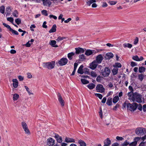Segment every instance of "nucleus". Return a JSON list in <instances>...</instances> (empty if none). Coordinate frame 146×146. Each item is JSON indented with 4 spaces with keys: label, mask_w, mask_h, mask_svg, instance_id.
<instances>
[{
    "label": "nucleus",
    "mask_w": 146,
    "mask_h": 146,
    "mask_svg": "<svg viewBox=\"0 0 146 146\" xmlns=\"http://www.w3.org/2000/svg\"><path fill=\"white\" fill-rule=\"evenodd\" d=\"M85 54L87 56H89L92 54V52L91 50H88L86 51Z\"/></svg>",
    "instance_id": "nucleus-31"
},
{
    "label": "nucleus",
    "mask_w": 146,
    "mask_h": 146,
    "mask_svg": "<svg viewBox=\"0 0 146 146\" xmlns=\"http://www.w3.org/2000/svg\"><path fill=\"white\" fill-rule=\"evenodd\" d=\"M133 59L136 61H139V58L137 56H133Z\"/></svg>",
    "instance_id": "nucleus-55"
},
{
    "label": "nucleus",
    "mask_w": 146,
    "mask_h": 146,
    "mask_svg": "<svg viewBox=\"0 0 146 146\" xmlns=\"http://www.w3.org/2000/svg\"><path fill=\"white\" fill-rule=\"evenodd\" d=\"M136 65L137 64H136V63L133 62H131V65L132 67H134L136 66Z\"/></svg>",
    "instance_id": "nucleus-64"
},
{
    "label": "nucleus",
    "mask_w": 146,
    "mask_h": 146,
    "mask_svg": "<svg viewBox=\"0 0 146 146\" xmlns=\"http://www.w3.org/2000/svg\"><path fill=\"white\" fill-rule=\"evenodd\" d=\"M27 77L28 78H32V75L30 73H28L27 74Z\"/></svg>",
    "instance_id": "nucleus-62"
},
{
    "label": "nucleus",
    "mask_w": 146,
    "mask_h": 146,
    "mask_svg": "<svg viewBox=\"0 0 146 146\" xmlns=\"http://www.w3.org/2000/svg\"><path fill=\"white\" fill-rule=\"evenodd\" d=\"M112 98H109L107 100L106 104L109 105L111 106L112 104Z\"/></svg>",
    "instance_id": "nucleus-29"
},
{
    "label": "nucleus",
    "mask_w": 146,
    "mask_h": 146,
    "mask_svg": "<svg viewBox=\"0 0 146 146\" xmlns=\"http://www.w3.org/2000/svg\"><path fill=\"white\" fill-rule=\"evenodd\" d=\"M145 143L144 142H142L139 144V146H145Z\"/></svg>",
    "instance_id": "nucleus-63"
},
{
    "label": "nucleus",
    "mask_w": 146,
    "mask_h": 146,
    "mask_svg": "<svg viewBox=\"0 0 146 146\" xmlns=\"http://www.w3.org/2000/svg\"><path fill=\"white\" fill-rule=\"evenodd\" d=\"M24 87H25V89H26L29 95H31V94L33 95V93H31L30 92V91H29V89L27 86H25Z\"/></svg>",
    "instance_id": "nucleus-44"
},
{
    "label": "nucleus",
    "mask_w": 146,
    "mask_h": 146,
    "mask_svg": "<svg viewBox=\"0 0 146 146\" xmlns=\"http://www.w3.org/2000/svg\"><path fill=\"white\" fill-rule=\"evenodd\" d=\"M103 78V77L99 75L97 76L96 79V80L97 82H100Z\"/></svg>",
    "instance_id": "nucleus-38"
},
{
    "label": "nucleus",
    "mask_w": 146,
    "mask_h": 146,
    "mask_svg": "<svg viewBox=\"0 0 146 146\" xmlns=\"http://www.w3.org/2000/svg\"><path fill=\"white\" fill-rule=\"evenodd\" d=\"M114 67L116 68L117 67L121 68V65L120 63H116L113 66Z\"/></svg>",
    "instance_id": "nucleus-42"
},
{
    "label": "nucleus",
    "mask_w": 146,
    "mask_h": 146,
    "mask_svg": "<svg viewBox=\"0 0 146 146\" xmlns=\"http://www.w3.org/2000/svg\"><path fill=\"white\" fill-rule=\"evenodd\" d=\"M96 61L94 60L90 64L89 68L92 70L96 69L98 65V64L96 62Z\"/></svg>",
    "instance_id": "nucleus-10"
},
{
    "label": "nucleus",
    "mask_w": 146,
    "mask_h": 146,
    "mask_svg": "<svg viewBox=\"0 0 146 146\" xmlns=\"http://www.w3.org/2000/svg\"><path fill=\"white\" fill-rule=\"evenodd\" d=\"M13 99L14 101L17 100L19 98V96L18 94H13Z\"/></svg>",
    "instance_id": "nucleus-24"
},
{
    "label": "nucleus",
    "mask_w": 146,
    "mask_h": 146,
    "mask_svg": "<svg viewBox=\"0 0 146 146\" xmlns=\"http://www.w3.org/2000/svg\"><path fill=\"white\" fill-rule=\"evenodd\" d=\"M90 75L91 76L93 77H96L97 76V74L94 71H92L91 72Z\"/></svg>",
    "instance_id": "nucleus-39"
},
{
    "label": "nucleus",
    "mask_w": 146,
    "mask_h": 146,
    "mask_svg": "<svg viewBox=\"0 0 146 146\" xmlns=\"http://www.w3.org/2000/svg\"><path fill=\"white\" fill-rule=\"evenodd\" d=\"M138 41L139 39L137 37H136L135 39H134V44L135 45L136 44L138 43Z\"/></svg>",
    "instance_id": "nucleus-53"
},
{
    "label": "nucleus",
    "mask_w": 146,
    "mask_h": 146,
    "mask_svg": "<svg viewBox=\"0 0 146 146\" xmlns=\"http://www.w3.org/2000/svg\"><path fill=\"white\" fill-rule=\"evenodd\" d=\"M119 98L118 96H116L114 97L113 100V102L114 104L116 103L119 100Z\"/></svg>",
    "instance_id": "nucleus-25"
},
{
    "label": "nucleus",
    "mask_w": 146,
    "mask_h": 146,
    "mask_svg": "<svg viewBox=\"0 0 146 146\" xmlns=\"http://www.w3.org/2000/svg\"><path fill=\"white\" fill-rule=\"evenodd\" d=\"M3 24L5 27H6L8 29H9V31L11 30V28L9 25L6 24L5 23H3Z\"/></svg>",
    "instance_id": "nucleus-52"
},
{
    "label": "nucleus",
    "mask_w": 146,
    "mask_h": 146,
    "mask_svg": "<svg viewBox=\"0 0 146 146\" xmlns=\"http://www.w3.org/2000/svg\"><path fill=\"white\" fill-rule=\"evenodd\" d=\"M83 67L84 66L83 65H81L80 66L78 70V73L82 74H83L84 73V72L83 70Z\"/></svg>",
    "instance_id": "nucleus-19"
},
{
    "label": "nucleus",
    "mask_w": 146,
    "mask_h": 146,
    "mask_svg": "<svg viewBox=\"0 0 146 146\" xmlns=\"http://www.w3.org/2000/svg\"><path fill=\"white\" fill-rule=\"evenodd\" d=\"M56 140L58 142L61 143L62 141V138L60 136L56 139Z\"/></svg>",
    "instance_id": "nucleus-48"
},
{
    "label": "nucleus",
    "mask_w": 146,
    "mask_h": 146,
    "mask_svg": "<svg viewBox=\"0 0 146 146\" xmlns=\"http://www.w3.org/2000/svg\"><path fill=\"white\" fill-rule=\"evenodd\" d=\"M56 42L55 40H51L49 42V44L51 45L52 47L56 48L58 47V46L56 45Z\"/></svg>",
    "instance_id": "nucleus-16"
},
{
    "label": "nucleus",
    "mask_w": 146,
    "mask_h": 146,
    "mask_svg": "<svg viewBox=\"0 0 146 146\" xmlns=\"http://www.w3.org/2000/svg\"><path fill=\"white\" fill-rule=\"evenodd\" d=\"M123 46L125 48H131L132 47V45L129 43H125L123 44Z\"/></svg>",
    "instance_id": "nucleus-21"
},
{
    "label": "nucleus",
    "mask_w": 146,
    "mask_h": 146,
    "mask_svg": "<svg viewBox=\"0 0 146 146\" xmlns=\"http://www.w3.org/2000/svg\"><path fill=\"white\" fill-rule=\"evenodd\" d=\"M15 22L18 25L21 23V21L20 19L18 18L15 20Z\"/></svg>",
    "instance_id": "nucleus-47"
},
{
    "label": "nucleus",
    "mask_w": 146,
    "mask_h": 146,
    "mask_svg": "<svg viewBox=\"0 0 146 146\" xmlns=\"http://www.w3.org/2000/svg\"><path fill=\"white\" fill-rule=\"evenodd\" d=\"M32 43H30V41H29L25 44V46L27 47H29L31 46Z\"/></svg>",
    "instance_id": "nucleus-61"
},
{
    "label": "nucleus",
    "mask_w": 146,
    "mask_h": 146,
    "mask_svg": "<svg viewBox=\"0 0 146 146\" xmlns=\"http://www.w3.org/2000/svg\"><path fill=\"white\" fill-rule=\"evenodd\" d=\"M18 12L17 10L15 11L13 13V15L15 17H17L18 16Z\"/></svg>",
    "instance_id": "nucleus-45"
},
{
    "label": "nucleus",
    "mask_w": 146,
    "mask_h": 146,
    "mask_svg": "<svg viewBox=\"0 0 146 146\" xmlns=\"http://www.w3.org/2000/svg\"><path fill=\"white\" fill-rule=\"evenodd\" d=\"M11 9L9 7H7L6 9V11L7 13L6 15H9L11 13Z\"/></svg>",
    "instance_id": "nucleus-30"
},
{
    "label": "nucleus",
    "mask_w": 146,
    "mask_h": 146,
    "mask_svg": "<svg viewBox=\"0 0 146 146\" xmlns=\"http://www.w3.org/2000/svg\"><path fill=\"white\" fill-rule=\"evenodd\" d=\"M118 72V69L117 68L115 67V68L113 69L112 70V72L113 75H116L117 74Z\"/></svg>",
    "instance_id": "nucleus-27"
},
{
    "label": "nucleus",
    "mask_w": 146,
    "mask_h": 146,
    "mask_svg": "<svg viewBox=\"0 0 146 146\" xmlns=\"http://www.w3.org/2000/svg\"><path fill=\"white\" fill-rule=\"evenodd\" d=\"M21 125L23 129L25 131V133L28 134H30V131L28 128L27 124L24 122H22L21 123Z\"/></svg>",
    "instance_id": "nucleus-6"
},
{
    "label": "nucleus",
    "mask_w": 146,
    "mask_h": 146,
    "mask_svg": "<svg viewBox=\"0 0 146 146\" xmlns=\"http://www.w3.org/2000/svg\"><path fill=\"white\" fill-rule=\"evenodd\" d=\"M95 95L96 96L98 97L100 99H101L103 97L102 95L100 94L96 93L95 94Z\"/></svg>",
    "instance_id": "nucleus-51"
},
{
    "label": "nucleus",
    "mask_w": 146,
    "mask_h": 146,
    "mask_svg": "<svg viewBox=\"0 0 146 146\" xmlns=\"http://www.w3.org/2000/svg\"><path fill=\"white\" fill-rule=\"evenodd\" d=\"M141 139V138L139 137H136L134 138V141L131 143H129V146H136L137 142Z\"/></svg>",
    "instance_id": "nucleus-11"
},
{
    "label": "nucleus",
    "mask_w": 146,
    "mask_h": 146,
    "mask_svg": "<svg viewBox=\"0 0 146 146\" xmlns=\"http://www.w3.org/2000/svg\"><path fill=\"white\" fill-rule=\"evenodd\" d=\"M78 143L80 146H86V144L85 142L82 140H79L78 141Z\"/></svg>",
    "instance_id": "nucleus-28"
},
{
    "label": "nucleus",
    "mask_w": 146,
    "mask_h": 146,
    "mask_svg": "<svg viewBox=\"0 0 146 146\" xmlns=\"http://www.w3.org/2000/svg\"><path fill=\"white\" fill-rule=\"evenodd\" d=\"M103 59V57L101 54H100L97 56L96 58V62L98 64H101Z\"/></svg>",
    "instance_id": "nucleus-9"
},
{
    "label": "nucleus",
    "mask_w": 146,
    "mask_h": 146,
    "mask_svg": "<svg viewBox=\"0 0 146 146\" xmlns=\"http://www.w3.org/2000/svg\"><path fill=\"white\" fill-rule=\"evenodd\" d=\"M75 54V53L73 52L69 53L68 54V57L70 60H72V59L73 56Z\"/></svg>",
    "instance_id": "nucleus-22"
},
{
    "label": "nucleus",
    "mask_w": 146,
    "mask_h": 146,
    "mask_svg": "<svg viewBox=\"0 0 146 146\" xmlns=\"http://www.w3.org/2000/svg\"><path fill=\"white\" fill-rule=\"evenodd\" d=\"M5 7L4 6H2L0 7V12L3 14L5 12Z\"/></svg>",
    "instance_id": "nucleus-35"
},
{
    "label": "nucleus",
    "mask_w": 146,
    "mask_h": 146,
    "mask_svg": "<svg viewBox=\"0 0 146 146\" xmlns=\"http://www.w3.org/2000/svg\"><path fill=\"white\" fill-rule=\"evenodd\" d=\"M145 68L143 67H141L139 68V71L140 73H142L145 72Z\"/></svg>",
    "instance_id": "nucleus-32"
},
{
    "label": "nucleus",
    "mask_w": 146,
    "mask_h": 146,
    "mask_svg": "<svg viewBox=\"0 0 146 146\" xmlns=\"http://www.w3.org/2000/svg\"><path fill=\"white\" fill-rule=\"evenodd\" d=\"M110 69L106 67L102 69L101 71V74L104 77L108 76L110 73Z\"/></svg>",
    "instance_id": "nucleus-4"
},
{
    "label": "nucleus",
    "mask_w": 146,
    "mask_h": 146,
    "mask_svg": "<svg viewBox=\"0 0 146 146\" xmlns=\"http://www.w3.org/2000/svg\"><path fill=\"white\" fill-rule=\"evenodd\" d=\"M81 81L82 83L84 84H87L89 83L88 81L87 80L85 79H81Z\"/></svg>",
    "instance_id": "nucleus-34"
},
{
    "label": "nucleus",
    "mask_w": 146,
    "mask_h": 146,
    "mask_svg": "<svg viewBox=\"0 0 146 146\" xmlns=\"http://www.w3.org/2000/svg\"><path fill=\"white\" fill-rule=\"evenodd\" d=\"M104 89L102 85L99 84L96 87V90L97 92L103 93L104 91Z\"/></svg>",
    "instance_id": "nucleus-8"
},
{
    "label": "nucleus",
    "mask_w": 146,
    "mask_h": 146,
    "mask_svg": "<svg viewBox=\"0 0 146 146\" xmlns=\"http://www.w3.org/2000/svg\"><path fill=\"white\" fill-rule=\"evenodd\" d=\"M18 78L20 81H22L24 80V77L20 75L18 76Z\"/></svg>",
    "instance_id": "nucleus-57"
},
{
    "label": "nucleus",
    "mask_w": 146,
    "mask_h": 146,
    "mask_svg": "<svg viewBox=\"0 0 146 146\" xmlns=\"http://www.w3.org/2000/svg\"><path fill=\"white\" fill-rule=\"evenodd\" d=\"M13 85L14 88H17L18 86V82L17 79H13L12 80Z\"/></svg>",
    "instance_id": "nucleus-14"
},
{
    "label": "nucleus",
    "mask_w": 146,
    "mask_h": 146,
    "mask_svg": "<svg viewBox=\"0 0 146 146\" xmlns=\"http://www.w3.org/2000/svg\"><path fill=\"white\" fill-rule=\"evenodd\" d=\"M65 141L67 143H74L75 140L72 138H70L68 137H66Z\"/></svg>",
    "instance_id": "nucleus-18"
},
{
    "label": "nucleus",
    "mask_w": 146,
    "mask_h": 146,
    "mask_svg": "<svg viewBox=\"0 0 146 146\" xmlns=\"http://www.w3.org/2000/svg\"><path fill=\"white\" fill-rule=\"evenodd\" d=\"M79 58L81 60H83L84 59H86V57L84 55L82 54L79 56Z\"/></svg>",
    "instance_id": "nucleus-40"
},
{
    "label": "nucleus",
    "mask_w": 146,
    "mask_h": 146,
    "mask_svg": "<svg viewBox=\"0 0 146 146\" xmlns=\"http://www.w3.org/2000/svg\"><path fill=\"white\" fill-rule=\"evenodd\" d=\"M104 145L110 146L111 144V141L109 138H107L104 141Z\"/></svg>",
    "instance_id": "nucleus-17"
},
{
    "label": "nucleus",
    "mask_w": 146,
    "mask_h": 146,
    "mask_svg": "<svg viewBox=\"0 0 146 146\" xmlns=\"http://www.w3.org/2000/svg\"><path fill=\"white\" fill-rule=\"evenodd\" d=\"M138 79L141 81H142L143 79V78L144 77V75L143 74H141L139 75L138 76Z\"/></svg>",
    "instance_id": "nucleus-36"
},
{
    "label": "nucleus",
    "mask_w": 146,
    "mask_h": 146,
    "mask_svg": "<svg viewBox=\"0 0 146 146\" xmlns=\"http://www.w3.org/2000/svg\"><path fill=\"white\" fill-rule=\"evenodd\" d=\"M106 56L107 57V58H106V59H110L113 57V54L111 52L108 53L106 54Z\"/></svg>",
    "instance_id": "nucleus-26"
},
{
    "label": "nucleus",
    "mask_w": 146,
    "mask_h": 146,
    "mask_svg": "<svg viewBox=\"0 0 146 146\" xmlns=\"http://www.w3.org/2000/svg\"><path fill=\"white\" fill-rule=\"evenodd\" d=\"M95 86V85L93 83H91L88 85V87L90 90L93 89Z\"/></svg>",
    "instance_id": "nucleus-23"
},
{
    "label": "nucleus",
    "mask_w": 146,
    "mask_h": 146,
    "mask_svg": "<svg viewBox=\"0 0 146 146\" xmlns=\"http://www.w3.org/2000/svg\"><path fill=\"white\" fill-rule=\"evenodd\" d=\"M99 114L100 116V118L101 119H102L103 118V115L102 113V110L101 108H100V111L99 112Z\"/></svg>",
    "instance_id": "nucleus-56"
},
{
    "label": "nucleus",
    "mask_w": 146,
    "mask_h": 146,
    "mask_svg": "<svg viewBox=\"0 0 146 146\" xmlns=\"http://www.w3.org/2000/svg\"><path fill=\"white\" fill-rule=\"evenodd\" d=\"M84 73L86 74H89L90 72H89V69L87 68H85L84 69Z\"/></svg>",
    "instance_id": "nucleus-49"
},
{
    "label": "nucleus",
    "mask_w": 146,
    "mask_h": 146,
    "mask_svg": "<svg viewBox=\"0 0 146 146\" xmlns=\"http://www.w3.org/2000/svg\"><path fill=\"white\" fill-rule=\"evenodd\" d=\"M146 129L142 127L137 128L135 130V133L138 135H141L146 133Z\"/></svg>",
    "instance_id": "nucleus-5"
},
{
    "label": "nucleus",
    "mask_w": 146,
    "mask_h": 146,
    "mask_svg": "<svg viewBox=\"0 0 146 146\" xmlns=\"http://www.w3.org/2000/svg\"><path fill=\"white\" fill-rule=\"evenodd\" d=\"M138 107V104L136 103H133L132 104L128 103L127 104V110L131 111H134Z\"/></svg>",
    "instance_id": "nucleus-3"
},
{
    "label": "nucleus",
    "mask_w": 146,
    "mask_h": 146,
    "mask_svg": "<svg viewBox=\"0 0 146 146\" xmlns=\"http://www.w3.org/2000/svg\"><path fill=\"white\" fill-rule=\"evenodd\" d=\"M55 140L51 137H49L47 139V144L49 146H52L54 145Z\"/></svg>",
    "instance_id": "nucleus-13"
},
{
    "label": "nucleus",
    "mask_w": 146,
    "mask_h": 146,
    "mask_svg": "<svg viewBox=\"0 0 146 146\" xmlns=\"http://www.w3.org/2000/svg\"><path fill=\"white\" fill-rule=\"evenodd\" d=\"M55 65V61L43 63V67L50 70L53 68L54 67Z\"/></svg>",
    "instance_id": "nucleus-2"
},
{
    "label": "nucleus",
    "mask_w": 146,
    "mask_h": 146,
    "mask_svg": "<svg viewBox=\"0 0 146 146\" xmlns=\"http://www.w3.org/2000/svg\"><path fill=\"white\" fill-rule=\"evenodd\" d=\"M42 14L44 15L47 16L48 14L47 13V11L46 10H43L41 11Z\"/></svg>",
    "instance_id": "nucleus-46"
},
{
    "label": "nucleus",
    "mask_w": 146,
    "mask_h": 146,
    "mask_svg": "<svg viewBox=\"0 0 146 146\" xmlns=\"http://www.w3.org/2000/svg\"><path fill=\"white\" fill-rule=\"evenodd\" d=\"M75 49L76 50V54H78L80 53H83L84 52V50L82 48H76Z\"/></svg>",
    "instance_id": "nucleus-15"
},
{
    "label": "nucleus",
    "mask_w": 146,
    "mask_h": 146,
    "mask_svg": "<svg viewBox=\"0 0 146 146\" xmlns=\"http://www.w3.org/2000/svg\"><path fill=\"white\" fill-rule=\"evenodd\" d=\"M116 1H109L108 3L111 5H114L117 3Z\"/></svg>",
    "instance_id": "nucleus-54"
},
{
    "label": "nucleus",
    "mask_w": 146,
    "mask_h": 146,
    "mask_svg": "<svg viewBox=\"0 0 146 146\" xmlns=\"http://www.w3.org/2000/svg\"><path fill=\"white\" fill-rule=\"evenodd\" d=\"M65 38V37H61L60 36H59L57 39H56L57 42H59L64 39Z\"/></svg>",
    "instance_id": "nucleus-41"
},
{
    "label": "nucleus",
    "mask_w": 146,
    "mask_h": 146,
    "mask_svg": "<svg viewBox=\"0 0 146 146\" xmlns=\"http://www.w3.org/2000/svg\"><path fill=\"white\" fill-rule=\"evenodd\" d=\"M128 99L132 100L133 102H136L138 103H141L142 102L141 95L135 92L132 94L131 92H129L127 94Z\"/></svg>",
    "instance_id": "nucleus-1"
},
{
    "label": "nucleus",
    "mask_w": 146,
    "mask_h": 146,
    "mask_svg": "<svg viewBox=\"0 0 146 146\" xmlns=\"http://www.w3.org/2000/svg\"><path fill=\"white\" fill-rule=\"evenodd\" d=\"M58 99L59 102L61 104V106H64V105L65 102L64 100L63 99L60 93H58Z\"/></svg>",
    "instance_id": "nucleus-12"
},
{
    "label": "nucleus",
    "mask_w": 146,
    "mask_h": 146,
    "mask_svg": "<svg viewBox=\"0 0 146 146\" xmlns=\"http://www.w3.org/2000/svg\"><path fill=\"white\" fill-rule=\"evenodd\" d=\"M96 2V0H90L86 2L87 5L88 6H90V5L93 3Z\"/></svg>",
    "instance_id": "nucleus-33"
},
{
    "label": "nucleus",
    "mask_w": 146,
    "mask_h": 146,
    "mask_svg": "<svg viewBox=\"0 0 146 146\" xmlns=\"http://www.w3.org/2000/svg\"><path fill=\"white\" fill-rule=\"evenodd\" d=\"M68 60L66 58H62L58 61V63L60 66H63L66 64L68 62Z\"/></svg>",
    "instance_id": "nucleus-7"
},
{
    "label": "nucleus",
    "mask_w": 146,
    "mask_h": 146,
    "mask_svg": "<svg viewBox=\"0 0 146 146\" xmlns=\"http://www.w3.org/2000/svg\"><path fill=\"white\" fill-rule=\"evenodd\" d=\"M56 25H54L52 27L51 29L49 31L50 33H54L56 31Z\"/></svg>",
    "instance_id": "nucleus-20"
},
{
    "label": "nucleus",
    "mask_w": 146,
    "mask_h": 146,
    "mask_svg": "<svg viewBox=\"0 0 146 146\" xmlns=\"http://www.w3.org/2000/svg\"><path fill=\"white\" fill-rule=\"evenodd\" d=\"M49 17L50 18H53L55 20L56 19H57V17L56 16L53 15H49Z\"/></svg>",
    "instance_id": "nucleus-60"
},
{
    "label": "nucleus",
    "mask_w": 146,
    "mask_h": 146,
    "mask_svg": "<svg viewBox=\"0 0 146 146\" xmlns=\"http://www.w3.org/2000/svg\"><path fill=\"white\" fill-rule=\"evenodd\" d=\"M119 105L118 104H117L116 105L113 107V110H116L117 108H119Z\"/></svg>",
    "instance_id": "nucleus-58"
},
{
    "label": "nucleus",
    "mask_w": 146,
    "mask_h": 146,
    "mask_svg": "<svg viewBox=\"0 0 146 146\" xmlns=\"http://www.w3.org/2000/svg\"><path fill=\"white\" fill-rule=\"evenodd\" d=\"M7 20L11 23L13 24V21H14V19L12 17H8L7 19Z\"/></svg>",
    "instance_id": "nucleus-43"
},
{
    "label": "nucleus",
    "mask_w": 146,
    "mask_h": 146,
    "mask_svg": "<svg viewBox=\"0 0 146 146\" xmlns=\"http://www.w3.org/2000/svg\"><path fill=\"white\" fill-rule=\"evenodd\" d=\"M10 31H11L13 34L15 35H18L19 34V33L17 31L13 29L12 28L11 29Z\"/></svg>",
    "instance_id": "nucleus-37"
},
{
    "label": "nucleus",
    "mask_w": 146,
    "mask_h": 146,
    "mask_svg": "<svg viewBox=\"0 0 146 146\" xmlns=\"http://www.w3.org/2000/svg\"><path fill=\"white\" fill-rule=\"evenodd\" d=\"M129 143L127 142V140H126L121 145L122 146H126L128 145H129Z\"/></svg>",
    "instance_id": "nucleus-50"
},
{
    "label": "nucleus",
    "mask_w": 146,
    "mask_h": 146,
    "mask_svg": "<svg viewBox=\"0 0 146 146\" xmlns=\"http://www.w3.org/2000/svg\"><path fill=\"white\" fill-rule=\"evenodd\" d=\"M46 21H44L43 22V23L42 25V27L43 28L46 29L47 28V27L46 25Z\"/></svg>",
    "instance_id": "nucleus-59"
}]
</instances>
